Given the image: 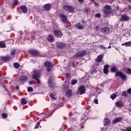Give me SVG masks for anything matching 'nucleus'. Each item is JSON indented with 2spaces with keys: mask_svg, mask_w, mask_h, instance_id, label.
I'll use <instances>...</instances> for the list:
<instances>
[{
  "mask_svg": "<svg viewBox=\"0 0 131 131\" xmlns=\"http://www.w3.org/2000/svg\"><path fill=\"white\" fill-rule=\"evenodd\" d=\"M39 76H40V71H34L33 74V78H34V79H36L37 83H40V81H39V79H38Z\"/></svg>",
  "mask_w": 131,
  "mask_h": 131,
  "instance_id": "f257e3e1",
  "label": "nucleus"
},
{
  "mask_svg": "<svg viewBox=\"0 0 131 131\" xmlns=\"http://www.w3.org/2000/svg\"><path fill=\"white\" fill-rule=\"evenodd\" d=\"M86 55V51L85 50H82L74 55L75 58H78L79 57H83Z\"/></svg>",
  "mask_w": 131,
  "mask_h": 131,
  "instance_id": "f03ea898",
  "label": "nucleus"
},
{
  "mask_svg": "<svg viewBox=\"0 0 131 131\" xmlns=\"http://www.w3.org/2000/svg\"><path fill=\"white\" fill-rule=\"evenodd\" d=\"M77 95H83L85 94V88L84 86H80L77 91Z\"/></svg>",
  "mask_w": 131,
  "mask_h": 131,
  "instance_id": "7ed1b4c3",
  "label": "nucleus"
},
{
  "mask_svg": "<svg viewBox=\"0 0 131 131\" xmlns=\"http://www.w3.org/2000/svg\"><path fill=\"white\" fill-rule=\"evenodd\" d=\"M63 9L67 11L68 13H73V12H74V9H73V7L69 5L64 6L63 7Z\"/></svg>",
  "mask_w": 131,
  "mask_h": 131,
  "instance_id": "20e7f679",
  "label": "nucleus"
},
{
  "mask_svg": "<svg viewBox=\"0 0 131 131\" xmlns=\"http://www.w3.org/2000/svg\"><path fill=\"white\" fill-rule=\"evenodd\" d=\"M45 67H47V70L48 71H51L52 70V68H53V64L50 61H46L45 63Z\"/></svg>",
  "mask_w": 131,
  "mask_h": 131,
  "instance_id": "39448f33",
  "label": "nucleus"
},
{
  "mask_svg": "<svg viewBox=\"0 0 131 131\" xmlns=\"http://www.w3.org/2000/svg\"><path fill=\"white\" fill-rule=\"evenodd\" d=\"M54 35H55V36H56V37L58 38H60V37H62V36L63 35L62 32H61V31H60V30H54Z\"/></svg>",
  "mask_w": 131,
  "mask_h": 131,
  "instance_id": "423d86ee",
  "label": "nucleus"
},
{
  "mask_svg": "<svg viewBox=\"0 0 131 131\" xmlns=\"http://www.w3.org/2000/svg\"><path fill=\"white\" fill-rule=\"evenodd\" d=\"M104 9H105V10H104V13L106 15H108L109 14V11H110V10H111L112 7H111V6H110V5H105L104 6Z\"/></svg>",
  "mask_w": 131,
  "mask_h": 131,
  "instance_id": "0eeeda50",
  "label": "nucleus"
},
{
  "mask_svg": "<svg viewBox=\"0 0 131 131\" xmlns=\"http://www.w3.org/2000/svg\"><path fill=\"white\" fill-rule=\"evenodd\" d=\"M116 76H119L122 79H125V78H126V76H125L123 73L120 71H118L116 73Z\"/></svg>",
  "mask_w": 131,
  "mask_h": 131,
  "instance_id": "6e6552de",
  "label": "nucleus"
},
{
  "mask_svg": "<svg viewBox=\"0 0 131 131\" xmlns=\"http://www.w3.org/2000/svg\"><path fill=\"white\" fill-rule=\"evenodd\" d=\"M59 17L62 22H63V23H66L67 22V16H66V15L63 14H61L59 15Z\"/></svg>",
  "mask_w": 131,
  "mask_h": 131,
  "instance_id": "1a4fd4ad",
  "label": "nucleus"
},
{
  "mask_svg": "<svg viewBox=\"0 0 131 131\" xmlns=\"http://www.w3.org/2000/svg\"><path fill=\"white\" fill-rule=\"evenodd\" d=\"M48 40L49 42H54V36L52 34H50L47 37Z\"/></svg>",
  "mask_w": 131,
  "mask_h": 131,
  "instance_id": "9d476101",
  "label": "nucleus"
},
{
  "mask_svg": "<svg viewBox=\"0 0 131 131\" xmlns=\"http://www.w3.org/2000/svg\"><path fill=\"white\" fill-rule=\"evenodd\" d=\"M101 31L102 33H106V34H108V33L110 32V30H109V28H103L101 29Z\"/></svg>",
  "mask_w": 131,
  "mask_h": 131,
  "instance_id": "9b49d317",
  "label": "nucleus"
},
{
  "mask_svg": "<svg viewBox=\"0 0 131 131\" xmlns=\"http://www.w3.org/2000/svg\"><path fill=\"white\" fill-rule=\"evenodd\" d=\"M128 19H129V17H128L127 15L124 14L121 15V21H127Z\"/></svg>",
  "mask_w": 131,
  "mask_h": 131,
  "instance_id": "f8f14e48",
  "label": "nucleus"
},
{
  "mask_svg": "<svg viewBox=\"0 0 131 131\" xmlns=\"http://www.w3.org/2000/svg\"><path fill=\"white\" fill-rule=\"evenodd\" d=\"M123 105H124V104L121 101H118L116 102V106L117 107H122Z\"/></svg>",
  "mask_w": 131,
  "mask_h": 131,
  "instance_id": "ddd939ff",
  "label": "nucleus"
},
{
  "mask_svg": "<svg viewBox=\"0 0 131 131\" xmlns=\"http://www.w3.org/2000/svg\"><path fill=\"white\" fill-rule=\"evenodd\" d=\"M29 53H30L31 55H33L34 56H37V55H38V54H39V53H38L37 51L34 50H30Z\"/></svg>",
  "mask_w": 131,
  "mask_h": 131,
  "instance_id": "4468645a",
  "label": "nucleus"
},
{
  "mask_svg": "<svg viewBox=\"0 0 131 131\" xmlns=\"http://www.w3.org/2000/svg\"><path fill=\"white\" fill-rule=\"evenodd\" d=\"M66 96L67 98H70L72 96V91L70 90L67 91L66 93Z\"/></svg>",
  "mask_w": 131,
  "mask_h": 131,
  "instance_id": "2eb2a0df",
  "label": "nucleus"
},
{
  "mask_svg": "<svg viewBox=\"0 0 131 131\" xmlns=\"http://www.w3.org/2000/svg\"><path fill=\"white\" fill-rule=\"evenodd\" d=\"M121 120H122V118L121 117L117 118L114 120H113V124H115V123H117V122H120Z\"/></svg>",
  "mask_w": 131,
  "mask_h": 131,
  "instance_id": "dca6fc26",
  "label": "nucleus"
},
{
  "mask_svg": "<svg viewBox=\"0 0 131 131\" xmlns=\"http://www.w3.org/2000/svg\"><path fill=\"white\" fill-rule=\"evenodd\" d=\"M75 27L77 29H80V30L83 29V25H82L79 23L76 24Z\"/></svg>",
  "mask_w": 131,
  "mask_h": 131,
  "instance_id": "f3484780",
  "label": "nucleus"
},
{
  "mask_svg": "<svg viewBox=\"0 0 131 131\" xmlns=\"http://www.w3.org/2000/svg\"><path fill=\"white\" fill-rule=\"evenodd\" d=\"M56 45L59 49H62V48H64V44L63 42H58L56 43Z\"/></svg>",
  "mask_w": 131,
  "mask_h": 131,
  "instance_id": "a211bd4d",
  "label": "nucleus"
},
{
  "mask_svg": "<svg viewBox=\"0 0 131 131\" xmlns=\"http://www.w3.org/2000/svg\"><path fill=\"white\" fill-rule=\"evenodd\" d=\"M20 9L23 13H27V7L25 6H21Z\"/></svg>",
  "mask_w": 131,
  "mask_h": 131,
  "instance_id": "6ab92c4d",
  "label": "nucleus"
},
{
  "mask_svg": "<svg viewBox=\"0 0 131 131\" xmlns=\"http://www.w3.org/2000/svg\"><path fill=\"white\" fill-rule=\"evenodd\" d=\"M108 68H109V65L106 64L104 66L103 72L105 74L108 73Z\"/></svg>",
  "mask_w": 131,
  "mask_h": 131,
  "instance_id": "aec40b11",
  "label": "nucleus"
},
{
  "mask_svg": "<svg viewBox=\"0 0 131 131\" xmlns=\"http://www.w3.org/2000/svg\"><path fill=\"white\" fill-rule=\"evenodd\" d=\"M44 9L46 10V11H50L51 10V4H47L45 5Z\"/></svg>",
  "mask_w": 131,
  "mask_h": 131,
  "instance_id": "412c9836",
  "label": "nucleus"
},
{
  "mask_svg": "<svg viewBox=\"0 0 131 131\" xmlns=\"http://www.w3.org/2000/svg\"><path fill=\"white\" fill-rule=\"evenodd\" d=\"M103 59V55L102 54L99 55L97 56V58L96 59V62H101L102 60Z\"/></svg>",
  "mask_w": 131,
  "mask_h": 131,
  "instance_id": "4be33fe9",
  "label": "nucleus"
},
{
  "mask_svg": "<svg viewBox=\"0 0 131 131\" xmlns=\"http://www.w3.org/2000/svg\"><path fill=\"white\" fill-rule=\"evenodd\" d=\"M104 125L106 126L107 125H109L110 124V120L109 118H105L104 119Z\"/></svg>",
  "mask_w": 131,
  "mask_h": 131,
  "instance_id": "5701e85b",
  "label": "nucleus"
},
{
  "mask_svg": "<svg viewBox=\"0 0 131 131\" xmlns=\"http://www.w3.org/2000/svg\"><path fill=\"white\" fill-rule=\"evenodd\" d=\"M48 84H49V88H53L55 84L52 82V78H50L49 81H48Z\"/></svg>",
  "mask_w": 131,
  "mask_h": 131,
  "instance_id": "b1692460",
  "label": "nucleus"
},
{
  "mask_svg": "<svg viewBox=\"0 0 131 131\" xmlns=\"http://www.w3.org/2000/svg\"><path fill=\"white\" fill-rule=\"evenodd\" d=\"M122 46H124L125 47H131V41L126 42L123 44H122Z\"/></svg>",
  "mask_w": 131,
  "mask_h": 131,
  "instance_id": "393cba45",
  "label": "nucleus"
},
{
  "mask_svg": "<svg viewBox=\"0 0 131 131\" xmlns=\"http://www.w3.org/2000/svg\"><path fill=\"white\" fill-rule=\"evenodd\" d=\"M1 59L3 61H8V60H9L10 59V56H4V57L2 56Z\"/></svg>",
  "mask_w": 131,
  "mask_h": 131,
  "instance_id": "a878e982",
  "label": "nucleus"
},
{
  "mask_svg": "<svg viewBox=\"0 0 131 131\" xmlns=\"http://www.w3.org/2000/svg\"><path fill=\"white\" fill-rule=\"evenodd\" d=\"M20 103L23 104V105H25L27 104V101L25 98H23L20 101Z\"/></svg>",
  "mask_w": 131,
  "mask_h": 131,
  "instance_id": "bb28decb",
  "label": "nucleus"
},
{
  "mask_svg": "<svg viewBox=\"0 0 131 131\" xmlns=\"http://www.w3.org/2000/svg\"><path fill=\"white\" fill-rule=\"evenodd\" d=\"M19 79L25 81V80H27V77H26V76H21L20 77Z\"/></svg>",
  "mask_w": 131,
  "mask_h": 131,
  "instance_id": "cd10ccee",
  "label": "nucleus"
},
{
  "mask_svg": "<svg viewBox=\"0 0 131 131\" xmlns=\"http://www.w3.org/2000/svg\"><path fill=\"white\" fill-rule=\"evenodd\" d=\"M118 70L116 66L112 67L111 68L112 72H116V71Z\"/></svg>",
  "mask_w": 131,
  "mask_h": 131,
  "instance_id": "c85d7f7f",
  "label": "nucleus"
},
{
  "mask_svg": "<svg viewBox=\"0 0 131 131\" xmlns=\"http://www.w3.org/2000/svg\"><path fill=\"white\" fill-rule=\"evenodd\" d=\"M0 48H6V45H5V41L0 42Z\"/></svg>",
  "mask_w": 131,
  "mask_h": 131,
  "instance_id": "c756f323",
  "label": "nucleus"
},
{
  "mask_svg": "<svg viewBox=\"0 0 131 131\" xmlns=\"http://www.w3.org/2000/svg\"><path fill=\"white\" fill-rule=\"evenodd\" d=\"M116 98V95L115 94V93H114L111 95V99H112V100H114V99H115Z\"/></svg>",
  "mask_w": 131,
  "mask_h": 131,
  "instance_id": "7c9ffc66",
  "label": "nucleus"
},
{
  "mask_svg": "<svg viewBox=\"0 0 131 131\" xmlns=\"http://www.w3.org/2000/svg\"><path fill=\"white\" fill-rule=\"evenodd\" d=\"M76 83H77V80H71V84H72L73 85H74V84H76Z\"/></svg>",
  "mask_w": 131,
  "mask_h": 131,
  "instance_id": "2f4dec72",
  "label": "nucleus"
},
{
  "mask_svg": "<svg viewBox=\"0 0 131 131\" xmlns=\"http://www.w3.org/2000/svg\"><path fill=\"white\" fill-rule=\"evenodd\" d=\"M50 98H51V99H53V100H56V98H55V95H54V94L52 93L50 95Z\"/></svg>",
  "mask_w": 131,
  "mask_h": 131,
  "instance_id": "473e14b6",
  "label": "nucleus"
},
{
  "mask_svg": "<svg viewBox=\"0 0 131 131\" xmlns=\"http://www.w3.org/2000/svg\"><path fill=\"white\" fill-rule=\"evenodd\" d=\"M11 55H12V56H14V55H15V54H16V50L14 49L12 50L11 52Z\"/></svg>",
  "mask_w": 131,
  "mask_h": 131,
  "instance_id": "72a5a7b5",
  "label": "nucleus"
},
{
  "mask_svg": "<svg viewBox=\"0 0 131 131\" xmlns=\"http://www.w3.org/2000/svg\"><path fill=\"white\" fill-rule=\"evenodd\" d=\"M122 95L124 97H127V92H126V91H124L122 92Z\"/></svg>",
  "mask_w": 131,
  "mask_h": 131,
  "instance_id": "f704fd0d",
  "label": "nucleus"
},
{
  "mask_svg": "<svg viewBox=\"0 0 131 131\" xmlns=\"http://www.w3.org/2000/svg\"><path fill=\"white\" fill-rule=\"evenodd\" d=\"M14 66L15 68H19V63L16 62V63H14Z\"/></svg>",
  "mask_w": 131,
  "mask_h": 131,
  "instance_id": "c9c22d12",
  "label": "nucleus"
},
{
  "mask_svg": "<svg viewBox=\"0 0 131 131\" xmlns=\"http://www.w3.org/2000/svg\"><path fill=\"white\" fill-rule=\"evenodd\" d=\"M39 124H40V123H39V122H38V123L36 124V125H35V127H34L35 129H36V128H38V127H39Z\"/></svg>",
  "mask_w": 131,
  "mask_h": 131,
  "instance_id": "e433bc0d",
  "label": "nucleus"
},
{
  "mask_svg": "<svg viewBox=\"0 0 131 131\" xmlns=\"http://www.w3.org/2000/svg\"><path fill=\"white\" fill-rule=\"evenodd\" d=\"M122 131H131V127H128L126 128V130L124 129H121Z\"/></svg>",
  "mask_w": 131,
  "mask_h": 131,
  "instance_id": "4c0bfd02",
  "label": "nucleus"
},
{
  "mask_svg": "<svg viewBox=\"0 0 131 131\" xmlns=\"http://www.w3.org/2000/svg\"><path fill=\"white\" fill-rule=\"evenodd\" d=\"M8 117V115L6 113H4V114H2V117L3 118H7V117Z\"/></svg>",
  "mask_w": 131,
  "mask_h": 131,
  "instance_id": "58836bf2",
  "label": "nucleus"
},
{
  "mask_svg": "<svg viewBox=\"0 0 131 131\" xmlns=\"http://www.w3.org/2000/svg\"><path fill=\"white\" fill-rule=\"evenodd\" d=\"M126 73H128V74H131V69H127L126 70Z\"/></svg>",
  "mask_w": 131,
  "mask_h": 131,
  "instance_id": "ea45409f",
  "label": "nucleus"
},
{
  "mask_svg": "<svg viewBox=\"0 0 131 131\" xmlns=\"http://www.w3.org/2000/svg\"><path fill=\"white\" fill-rule=\"evenodd\" d=\"M33 91V89L31 87L28 88V92H32Z\"/></svg>",
  "mask_w": 131,
  "mask_h": 131,
  "instance_id": "a19ab883",
  "label": "nucleus"
},
{
  "mask_svg": "<svg viewBox=\"0 0 131 131\" xmlns=\"http://www.w3.org/2000/svg\"><path fill=\"white\" fill-rule=\"evenodd\" d=\"M13 5H15V6H17V5H18V1L15 0L13 2Z\"/></svg>",
  "mask_w": 131,
  "mask_h": 131,
  "instance_id": "79ce46f5",
  "label": "nucleus"
},
{
  "mask_svg": "<svg viewBox=\"0 0 131 131\" xmlns=\"http://www.w3.org/2000/svg\"><path fill=\"white\" fill-rule=\"evenodd\" d=\"M97 73V70L94 69L91 71L92 74H94V73Z\"/></svg>",
  "mask_w": 131,
  "mask_h": 131,
  "instance_id": "37998d69",
  "label": "nucleus"
},
{
  "mask_svg": "<svg viewBox=\"0 0 131 131\" xmlns=\"http://www.w3.org/2000/svg\"><path fill=\"white\" fill-rule=\"evenodd\" d=\"M95 17H97L98 18H100V17H101V14L100 13H97L95 15Z\"/></svg>",
  "mask_w": 131,
  "mask_h": 131,
  "instance_id": "c03bdc74",
  "label": "nucleus"
},
{
  "mask_svg": "<svg viewBox=\"0 0 131 131\" xmlns=\"http://www.w3.org/2000/svg\"><path fill=\"white\" fill-rule=\"evenodd\" d=\"M66 76L67 78H69V77H70V74L69 73H67L66 74Z\"/></svg>",
  "mask_w": 131,
  "mask_h": 131,
  "instance_id": "a18cd8bd",
  "label": "nucleus"
},
{
  "mask_svg": "<svg viewBox=\"0 0 131 131\" xmlns=\"http://www.w3.org/2000/svg\"><path fill=\"white\" fill-rule=\"evenodd\" d=\"M87 117L86 116H85L84 117H82L81 118V120H84V121H85V120L87 119Z\"/></svg>",
  "mask_w": 131,
  "mask_h": 131,
  "instance_id": "49530a36",
  "label": "nucleus"
},
{
  "mask_svg": "<svg viewBox=\"0 0 131 131\" xmlns=\"http://www.w3.org/2000/svg\"><path fill=\"white\" fill-rule=\"evenodd\" d=\"M80 4H83L84 0H78Z\"/></svg>",
  "mask_w": 131,
  "mask_h": 131,
  "instance_id": "de8ad7c7",
  "label": "nucleus"
},
{
  "mask_svg": "<svg viewBox=\"0 0 131 131\" xmlns=\"http://www.w3.org/2000/svg\"><path fill=\"white\" fill-rule=\"evenodd\" d=\"M99 48H100V49H103V50H105V49H107V48H104L102 45H100V46H99Z\"/></svg>",
  "mask_w": 131,
  "mask_h": 131,
  "instance_id": "09e8293b",
  "label": "nucleus"
},
{
  "mask_svg": "<svg viewBox=\"0 0 131 131\" xmlns=\"http://www.w3.org/2000/svg\"><path fill=\"white\" fill-rule=\"evenodd\" d=\"M94 103H95V104H98V99H95L94 100Z\"/></svg>",
  "mask_w": 131,
  "mask_h": 131,
  "instance_id": "8fccbe9b",
  "label": "nucleus"
},
{
  "mask_svg": "<svg viewBox=\"0 0 131 131\" xmlns=\"http://www.w3.org/2000/svg\"><path fill=\"white\" fill-rule=\"evenodd\" d=\"M93 3L94 4V6L95 7H98V6H99V4L95 2H93Z\"/></svg>",
  "mask_w": 131,
  "mask_h": 131,
  "instance_id": "3c124183",
  "label": "nucleus"
},
{
  "mask_svg": "<svg viewBox=\"0 0 131 131\" xmlns=\"http://www.w3.org/2000/svg\"><path fill=\"white\" fill-rule=\"evenodd\" d=\"M29 84H33V83L32 82V81H29Z\"/></svg>",
  "mask_w": 131,
  "mask_h": 131,
  "instance_id": "603ef678",
  "label": "nucleus"
},
{
  "mask_svg": "<svg viewBox=\"0 0 131 131\" xmlns=\"http://www.w3.org/2000/svg\"><path fill=\"white\" fill-rule=\"evenodd\" d=\"M17 91H19V87H16Z\"/></svg>",
  "mask_w": 131,
  "mask_h": 131,
  "instance_id": "864d4df0",
  "label": "nucleus"
},
{
  "mask_svg": "<svg viewBox=\"0 0 131 131\" xmlns=\"http://www.w3.org/2000/svg\"><path fill=\"white\" fill-rule=\"evenodd\" d=\"M107 49H111V46H109Z\"/></svg>",
  "mask_w": 131,
  "mask_h": 131,
  "instance_id": "5fc2aeb1",
  "label": "nucleus"
},
{
  "mask_svg": "<svg viewBox=\"0 0 131 131\" xmlns=\"http://www.w3.org/2000/svg\"><path fill=\"white\" fill-rule=\"evenodd\" d=\"M99 29V27H96V29Z\"/></svg>",
  "mask_w": 131,
  "mask_h": 131,
  "instance_id": "6e6d98bb",
  "label": "nucleus"
},
{
  "mask_svg": "<svg viewBox=\"0 0 131 131\" xmlns=\"http://www.w3.org/2000/svg\"><path fill=\"white\" fill-rule=\"evenodd\" d=\"M128 8H129V9H131V6H129V7H128Z\"/></svg>",
  "mask_w": 131,
  "mask_h": 131,
  "instance_id": "4d7b16f0",
  "label": "nucleus"
},
{
  "mask_svg": "<svg viewBox=\"0 0 131 131\" xmlns=\"http://www.w3.org/2000/svg\"><path fill=\"white\" fill-rule=\"evenodd\" d=\"M118 9H119V7H118L117 8V10L118 11Z\"/></svg>",
  "mask_w": 131,
  "mask_h": 131,
  "instance_id": "13d9d810",
  "label": "nucleus"
},
{
  "mask_svg": "<svg viewBox=\"0 0 131 131\" xmlns=\"http://www.w3.org/2000/svg\"><path fill=\"white\" fill-rule=\"evenodd\" d=\"M128 2H131V0H128Z\"/></svg>",
  "mask_w": 131,
  "mask_h": 131,
  "instance_id": "bf43d9fd",
  "label": "nucleus"
},
{
  "mask_svg": "<svg viewBox=\"0 0 131 131\" xmlns=\"http://www.w3.org/2000/svg\"><path fill=\"white\" fill-rule=\"evenodd\" d=\"M130 60H131V57H130Z\"/></svg>",
  "mask_w": 131,
  "mask_h": 131,
  "instance_id": "052dcab7",
  "label": "nucleus"
}]
</instances>
